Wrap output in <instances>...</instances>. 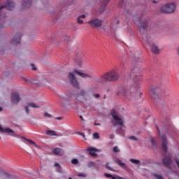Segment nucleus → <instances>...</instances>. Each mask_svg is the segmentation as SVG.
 <instances>
[{
	"label": "nucleus",
	"mask_w": 179,
	"mask_h": 179,
	"mask_svg": "<svg viewBox=\"0 0 179 179\" xmlns=\"http://www.w3.org/2000/svg\"><path fill=\"white\" fill-rule=\"evenodd\" d=\"M119 92L127 99H129V100H136L141 99L142 96V92H139V86L138 85H134L129 90L121 88Z\"/></svg>",
	"instance_id": "obj_1"
},
{
	"label": "nucleus",
	"mask_w": 179,
	"mask_h": 179,
	"mask_svg": "<svg viewBox=\"0 0 179 179\" xmlns=\"http://www.w3.org/2000/svg\"><path fill=\"white\" fill-rule=\"evenodd\" d=\"M101 79L105 82H117V80H120V73L115 70H111L102 75Z\"/></svg>",
	"instance_id": "obj_2"
},
{
	"label": "nucleus",
	"mask_w": 179,
	"mask_h": 179,
	"mask_svg": "<svg viewBox=\"0 0 179 179\" xmlns=\"http://www.w3.org/2000/svg\"><path fill=\"white\" fill-rule=\"evenodd\" d=\"M148 24H149V20L143 19L140 25L138 26L139 31L142 34V38L144 41L149 42L150 40V35L146 34V29H148Z\"/></svg>",
	"instance_id": "obj_3"
},
{
	"label": "nucleus",
	"mask_w": 179,
	"mask_h": 179,
	"mask_svg": "<svg viewBox=\"0 0 179 179\" xmlns=\"http://www.w3.org/2000/svg\"><path fill=\"white\" fill-rule=\"evenodd\" d=\"M111 115L113 117L112 124H114L115 127H122L124 125V120H122L121 115H120V114L117 113L116 110H112Z\"/></svg>",
	"instance_id": "obj_4"
},
{
	"label": "nucleus",
	"mask_w": 179,
	"mask_h": 179,
	"mask_svg": "<svg viewBox=\"0 0 179 179\" xmlns=\"http://www.w3.org/2000/svg\"><path fill=\"white\" fill-rule=\"evenodd\" d=\"M176 3H169L161 7L160 10L162 13L171 14L176 12Z\"/></svg>",
	"instance_id": "obj_5"
},
{
	"label": "nucleus",
	"mask_w": 179,
	"mask_h": 179,
	"mask_svg": "<svg viewBox=\"0 0 179 179\" xmlns=\"http://www.w3.org/2000/svg\"><path fill=\"white\" fill-rule=\"evenodd\" d=\"M150 92L151 97H152V99H155V100H156L157 101H159L161 97H164V91H157L156 87H151Z\"/></svg>",
	"instance_id": "obj_6"
},
{
	"label": "nucleus",
	"mask_w": 179,
	"mask_h": 179,
	"mask_svg": "<svg viewBox=\"0 0 179 179\" xmlns=\"http://www.w3.org/2000/svg\"><path fill=\"white\" fill-rule=\"evenodd\" d=\"M88 24H90V26L94 29L101 27L103 20L99 18H93L88 22Z\"/></svg>",
	"instance_id": "obj_7"
},
{
	"label": "nucleus",
	"mask_w": 179,
	"mask_h": 179,
	"mask_svg": "<svg viewBox=\"0 0 179 179\" xmlns=\"http://www.w3.org/2000/svg\"><path fill=\"white\" fill-rule=\"evenodd\" d=\"M0 132L1 134H8L9 136H15L16 138H19V134H15V131L12 130V129L9 127L3 128L1 124H0Z\"/></svg>",
	"instance_id": "obj_8"
},
{
	"label": "nucleus",
	"mask_w": 179,
	"mask_h": 179,
	"mask_svg": "<svg viewBox=\"0 0 179 179\" xmlns=\"http://www.w3.org/2000/svg\"><path fill=\"white\" fill-rule=\"evenodd\" d=\"M68 79L73 87L79 89V82H78V79L75 77V74H73V73H69Z\"/></svg>",
	"instance_id": "obj_9"
},
{
	"label": "nucleus",
	"mask_w": 179,
	"mask_h": 179,
	"mask_svg": "<svg viewBox=\"0 0 179 179\" xmlns=\"http://www.w3.org/2000/svg\"><path fill=\"white\" fill-rule=\"evenodd\" d=\"M141 66H134L131 69V72L133 73L132 76L133 78H135L138 82L141 80Z\"/></svg>",
	"instance_id": "obj_10"
},
{
	"label": "nucleus",
	"mask_w": 179,
	"mask_h": 179,
	"mask_svg": "<svg viewBox=\"0 0 179 179\" xmlns=\"http://www.w3.org/2000/svg\"><path fill=\"white\" fill-rule=\"evenodd\" d=\"M160 141H161L162 149L163 152L166 153L169 149V142L167 141V137L166 136V135L163 134L160 137Z\"/></svg>",
	"instance_id": "obj_11"
},
{
	"label": "nucleus",
	"mask_w": 179,
	"mask_h": 179,
	"mask_svg": "<svg viewBox=\"0 0 179 179\" xmlns=\"http://www.w3.org/2000/svg\"><path fill=\"white\" fill-rule=\"evenodd\" d=\"M15 6H16V4L13 0H7L4 5L0 7V10H2L4 8H6L8 10H12V9H15Z\"/></svg>",
	"instance_id": "obj_12"
},
{
	"label": "nucleus",
	"mask_w": 179,
	"mask_h": 179,
	"mask_svg": "<svg viewBox=\"0 0 179 179\" xmlns=\"http://www.w3.org/2000/svg\"><path fill=\"white\" fill-rule=\"evenodd\" d=\"M73 73H76V75H78V76H80V78H90L91 79H94V80H96V82H99V78H97V77L84 73L81 71H79L78 69L73 70Z\"/></svg>",
	"instance_id": "obj_13"
},
{
	"label": "nucleus",
	"mask_w": 179,
	"mask_h": 179,
	"mask_svg": "<svg viewBox=\"0 0 179 179\" xmlns=\"http://www.w3.org/2000/svg\"><path fill=\"white\" fill-rule=\"evenodd\" d=\"M162 164L164 167H166V169H170L173 164V159L169 157H165L162 160Z\"/></svg>",
	"instance_id": "obj_14"
},
{
	"label": "nucleus",
	"mask_w": 179,
	"mask_h": 179,
	"mask_svg": "<svg viewBox=\"0 0 179 179\" xmlns=\"http://www.w3.org/2000/svg\"><path fill=\"white\" fill-rule=\"evenodd\" d=\"M29 107H31L32 108H41V106L36 105L34 102H30L28 103V106H24V110L27 113V115H29L30 113Z\"/></svg>",
	"instance_id": "obj_15"
},
{
	"label": "nucleus",
	"mask_w": 179,
	"mask_h": 179,
	"mask_svg": "<svg viewBox=\"0 0 179 179\" xmlns=\"http://www.w3.org/2000/svg\"><path fill=\"white\" fill-rule=\"evenodd\" d=\"M20 96H19V94L14 93L11 95V103H13V104H17V103H20Z\"/></svg>",
	"instance_id": "obj_16"
},
{
	"label": "nucleus",
	"mask_w": 179,
	"mask_h": 179,
	"mask_svg": "<svg viewBox=\"0 0 179 179\" xmlns=\"http://www.w3.org/2000/svg\"><path fill=\"white\" fill-rule=\"evenodd\" d=\"M150 47L151 51L153 52V54H160V49H159V47L155 45V43L151 44Z\"/></svg>",
	"instance_id": "obj_17"
},
{
	"label": "nucleus",
	"mask_w": 179,
	"mask_h": 179,
	"mask_svg": "<svg viewBox=\"0 0 179 179\" xmlns=\"http://www.w3.org/2000/svg\"><path fill=\"white\" fill-rule=\"evenodd\" d=\"M87 150L90 151V155H91V156H93L94 157H96V156H97L96 152H99V150L92 147L88 148Z\"/></svg>",
	"instance_id": "obj_18"
},
{
	"label": "nucleus",
	"mask_w": 179,
	"mask_h": 179,
	"mask_svg": "<svg viewBox=\"0 0 179 179\" xmlns=\"http://www.w3.org/2000/svg\"><path fill=\"white\" fill-rule=\"evenodd\" d=\"M53 153L57 155V156H63L65 152L62 148H55L53 150Z\"/></svg>",
	"instance_id": "obj_19"
},
{
	"label": "nucleus",
	"mask_w": 179,
	"mask_h": 179,
	"mask_svg": "<svg viewBox=\"0 0 179 179\" xmlns=\"http://www.w3.org/2000/svg\"><path fill=\"white\" fill-rule=\"evenodd\" d=\"M85 96H86V91L85 90H80L77 94V99H85Z\"/></svg>",
	"instance_id": "obj_20"
},
{
	"label": "nucleus",
	"mask_w": 179,
	"mask_h": 179,
	"mask_svg": "<svg viewBox=\"0 0 179 179\" xmlns=\"http://www.w3.org/2000/svg\"><path fill=\"white\" fill-rule=\"evenodd\" d=\"M12 44H20V36H15L11 41Z\"/></svg>",
	"instance_id": "obj_21"
},
{
	"label": "nucleus",
	"mask_w": 179,
	"mask_h": 179,
	"mask_svg": "<svg viewBox=\"0 0 179 179\" xmlns=\"http://www.w3.org/2000/svg\"><path fill=\"white\" fill-rule=\"evenodd\" d=\"M24 9H27V8H30V6L31 5V0H24Z\"/></svg>",
	"instance_id": "obj_22"
},
{
	"label": "nucleus",
	"mask_w": 179,
	"mask_h": 179,
	"mask_svg": "<svg viewBox=\"0 0 179 179\" xmlns=\"http://www.w3.org/2000/svg\"><path fill=\"white\" fill-rule=\"evenodd\" d=\"M54 167H57V173H60V174H63L64 171H62V167H61V166H59V164L58 163H55L54 165Z\"/></svg>",
	"instance_id": "obj_23"
},
{
	"label": "nucleus",
	"mask_w": 179,
	"mask_h": 179,
	"mask_svg": "<svg viewBox=\"0 0 179 179\" xmlns=\"http://www.w3.org/2000/svg\"><path fill=\"white\" fill-rule=\"evenodd\" d=\"M46 135H48L49 136H58V135L57 134V132H55V131H52V130L47 131Z\"/></svg>",
	"instance_id": "obj_24"
},
{
	"label": "nucleus",
	"mask_w": 179,
	"mask_h": 179,
	"mask_svg": "<svg viewBox=\"0 0 179 179\" xmlns=\"http://www.w3.org/2000/svg\"><path fill=\"white\" fill-rule=\"evenodd\" d=\"M115 163H116V164H118V166H120V167H123L125 168V164L122 163V162H121V159H115L114 160Z\"/></svg>",
	"instance_id": "obj_25"
},
{
	"label": "nucleus",
	"mask_w": 179,
	"mask_h": 179,
	"mask_svg": "<svg viewBox=\"0 0 179 179\" xmlns=\"http://www.w3.org/2000/svg\"><path fill=\"white\" fill-rule=\"evenodd\" d=\"M75 63L76 64V65H78V66H82L83 65V60H82L81 58H77L75 60Z\"/></svg>",
	"instance_id": "obj_26"
},
{
	"label": "nucleus",
	"mask_w": 179,
	"mask_h": 179,
	"mask_svg": "<svg viewBox=\"0 0 179 179\" xmlns=\"http://www.w3.org/2000/svg\"><path fill=\"white\" fill-rule=\"evenodd\" d=\"M107 6V3H103L101 6V8L99 9L100 13H104V10H106V7Z\"/></svg>",
	"instance_id": "obj_27"
},
{
	"label": "nucleus",
	"mask_w": 179,
	"mask_h": 179,
	"mask_svg": "<svg viewBox=\"0 0 179 179\" xmlns=\"http://www.w3.org/2000/svg\"><path fill=\"white\" fill-rule=\"evenodd\" d=\"M141 20V17H139L138 15H135L134 17V22L136 23V24H139Z\"/></svg>",
	"instance_id": "obj_28"
},
{
	"label": "nucleus",
	"mask_w": 179,
	"mask_h": 179,
	"mask_svg": "<svg viewBox=\"0 0 179 179\" xmlns=\"http://www.w3.org/2000/svg\"><path fill=\"white\" fill-rule=\"evenodd\" d=\"M130 162L133 163V164H141V160L139 159H130Z\"/></svg>",
	"instance_id": "obj_29"
},
{
	"label": "nucleus",
	"mask_w": 179,
	"mask_h": 179,
	"mask_svg": "<svg viewBox=\"0 0 179 179\" xmlns=\"http://www.w3.org/2000/svg\"><path fill=\"white\" fill-rule=\"evenodd\" d=\"M27 142H29V143H30L31 145H33L34 146H35L36 148L38 147L37 144H36V142H34L33 140L31 139H26Z\"/></svg>",
	"instance_id": "obj_30"
},
{
	"label": "nucleus",
	"mask_w": 179,
	"mask_h": 179,
	"mask_svg": "<svg viewBox=\"0 0 179 179\" xmlns=\"http://www.w3.org/2000/svg\"><path fill=\"white\" fill-rule=\"evenodd\" d=\"M153 177H155V178H156V179H165L164 178H163V176H162L157 173H154Z\"/></svg>",
	"instance_id": "obj_31"
},
{
	"label": "nucleus",
	"mask_w": 179,
	"mask_h": 179,
	"mask_svg": "<svg viewBox=\"0 0 179 179\" xmlns=\"http://www.w3.org/2000/svg\"><path fill=\"white\" fill-rule=\"evenodd\" d=\"M47 10L48 13H54V8H52V6H48Z\"/></svg>",
	"instance_id": "obj_32"
},
{
	"label": "nucleus",
	"mask_w": 179,
	"mask_h": 179,
	"mask_svg": "<svg viewBox=\"0 0 179 179\" xmlns=\"http://www.w3.org/2000/svg\"><path fill=\"white\" fill-rule=\"evenodd\" d=\"M113 152H115V153H120V150L118 146H115L113 148Z\"/></svg>",
	"instance_id": "obj_33"
},
{
	"label": "nucleus",
	"mask_w": 179,
	"mask_h": 179,
	"mask_svg": "<svg viewBox=\"0 0 179 179\" xmlns=\"http://www.w3.org/2000/svg\"><path fill=\"white\" fill-rule=\"evenodd\" d=\"M93 138L94 139H99L100 138V136L99 135V133H94L93 134Z\"/></svg>",
	"instance_id": "obj_34"
},
{
	"label": "nucleus",
	"mask_w": 179,
	"mask_h": 179,
	"mask_svg": "<svg viewBox=\"0 0 179 179\" xmlns=\"http://www.w3.org/2000/svg\"><path fill=\"white\" fill-rule=\"evenodd\" d=\"M129 139H130L131 141H134L135 142L138 141V138L135 137V136H131L130 137H129Z\"/></svg>",
	"instance_id": "obj_35"
},
{
	"label": "nucleus",
	"mask_w": 179,
	"mask_h": 179,
	"mask_svg": "<svg viewBox=\"0 0 179 179\" xmlns=\"http://www.w3.org/2000/svg\"><path fill=\"white\" fill-rule=\"evenodd\" d=\"M77 22L79 24H83V20H82V18H80V17H78L77 18Z\"/></svg>",
	"instance_id": "obj_36"
},
{
	"label": "nucleus",
	"mask_w": 179,
	"mask_h": 179,
	"mask_svg": "<svg viewBox=\"0 0 179 179\" xmlns=\"http://www.w3.org/2000/svg\"><path fill=\"white\" fill-rule=\"evenodd\" d=\"M106 169H108L110 171H115V170H114L111 167H110L109 163L106 164Z\"/></svg>",
	"instance_id": "obj_37"
},
{
	"label": "nucleus",
	"mask_w": 179,
	"mask_h": 179,
	"mask_svg": "<svg viewBox=\"0 0 179 179\" xmlns=\"http://www.w3.org/2000/svg\"><path fill=\"white\" fill-rule=\"evenodd\" d=\"M43 115H44V117H47L48 118H51L52 117V115H51L48 113H45Z\"/></svg>",
	"instance_id": "obj_38"
},
{
	"label": "nucleus",
	"mask_w": 179,
	"mask_h": 179,
	"mask_svg": "<svg viewBox=\"0 0 179 179\" xmlns=\"http://www.w3.org/2000/svg\"><path fill=\"white\" fill-rule=\"evenodd\" d=\"M72 164H78L79 163V161L76 159H72L71 161Z\"/></svg>",
	"instance_id": "obj_39"
},
{
	"label": "nucleus",
	"mask_w": 179,
	"mask_h": 179,
	"mask_svg": "<svg viewBox=\"0 0 179 179\" xmlns=\"http://www.w3.org/2000/svg\"><path fill=\"white\" fill-rule=\"evenodd\" d=\"M59 97L62 100H65V101L68 100V97H66L64 95H61Z\"/></svg>",
	"instance_id": "obj_40"
},
{
	"label": "nucleus",
	"mask_w": 179,
	"mask_h": 179,
	"mask_svg": "<svg viewBox=\"0 0 179 179\" xmlns=\"http://www.w3.org/2000/svg\"><path fill=\"white\" fill-rule=\"evenodd\" d=\"M87 176L85 173H79L78 177H83V178H86Z\"/></svg>",
	"instance_id": "obj_41"
},
{
	"label": "nucleus",
	"mask_w": 179,
	"mask_h": 179,
	"mask_svg": "<svg viewBox=\"0 0 179 179\" xmlns=\"http://www.w3.org/2000/svg\"><path fill=\"white\" fill-rule=\"evenodd\" d=\"M104 176H105V177H106L107 178H111V177H113V175L108 174V173H105Z\"/></svg>",
	"instance_id": "obj_42"
},
{
	"label": "nucleus",
	"mask_w": 179,
	"mask_h": 179,
	"mask_svg": "<svg viewBox=\"0 0 179 179\" xmlns=\"http://www.w3.org/2000/svg\"><path fill=\"white\" fill-rule=\"evenodd\" d=\"M78 135H80L81 136H83V138H86V136H85V134H83V133L79 132V133H78Z\"/></svg>",
	"instance_id": "obj_43"
},
{
	"label": "nucleus",
	"mask_w": 179,
	"mask_h": 179,
	"mask_svg": "<svg viewBox=\"0 0 179 179\" xmlns=\"http://www.w3.org/2000/svg\"><path fill=\"white\" fill-rule=\"evenodd\" d=\"M89 167H93V166H94V163L93 162H90L89 164H88Z\"/></svg>",
	"instance_id": "obj_44"
},
{
	"label": "nucleus",
	"mask_w": 179,
	"mask_h": 179,
	"mask_svg": "<svg viewBox=\"0 0 179 179\" xmlns=\"http://www.w3.org/2000/svg\"><path fill=\"white\" fill-rule=\"evenodd\" d=\"M151 143L152 145H156V143H155V139L153 138L151 139Z\"/></svg>",
	"instance_id": "obj_45"
},
{
	"label": "nucleus",
	"mask_w": 179,
	"mask_h": 179,
	"mask_svg": "<svg viewBox=\"0 0 179 179\" xmlns=\"http://www.w3.org/2000/svg\"><path fill=\"white\" fill-rule=\"evenodd\" d=\"M79 17H80V19H85V17H86V15H82L79 16Z\"/></svg>",
	"instance_id": "obj_46"
},
{
	"label": "nucleus",
	"mask_w": 179,
	"mask_h": 179,
	"mask_svg": "<svg viewBox=\"0 0 179 179\" xmlns=\"http://www.w3.org/2000/svg\"><path fill=\"white\" fill-rule=\"evenodd\" d=\"M122 3H124V1H123V0H122V1L120 2L119 6H122Z\"/></svg>",
	"instance_id": "obj_47"
},
{
	"label": "nucleus",
	"mask_w": 179,
	"mask_h": 179,
	"mask_svg": "<svg viewBox=\"0 0 179 179\" xmlns=\"http://www.w3.org/2000/svg\"><path fill=\"white\" fill-rule=\"evenodd\" d=\"M109 1L110 0H104L103 3H106V6H107V4L108 3Z\"/></svg>",
	"instance_id": "obj_48"
},
{
	"label": "nucleus",
	"mask_w": 179,
	"mask_h": 179,
	"mask_svg": "<svg viewBox=\"0 0 179 179\" xmlns=\"http://www.w3.org/2000/svg\"><path fill=\"white\" fill-rule=\"evenodd\" d=\"M94 96H95L96 99H99V97H100V94H96Z\"/></svg>",
	"instance_id": "obj_49"
},
{
	"label": "nucleus",
	"mask_w": 179,
	"mask_h": 179,
	"mask_svg": "<svg viewBox=\"0 0 179 179\" xmlns=\"http://www.w3.org/2000/svg\"><path fill=\"white\" fill-rule=\"evenodd\" d=\"M116 29H117V28H114V25H113V26L111 27V30H113V31H114V30H116Z\"/></svg>",
	"instance_id": "obj_50"
},
{
	"label": "nucleus",
	"mask_w": 179,
	"mask_h": 179,
	"mask_svg": "<svg viewBox=\"0 0 179 179\" xmlns=\"http://www.w3.org/2000/svg\"><path fill=\"white\" fill-rule=\"evenodd\" d=\"M80 118L81 120L85 121V119H83V117L82 115H80Z\"/></svg>",
	"instance_id": "obj_51"
},
{
	"label": "nucleus",
	"mask_w": 179,
	"mask_h": 179,
	"mask_svg": "<svg viewBox=\"0 0 179 179\" xmlns=\"http://www.w3.org/2000/svg\"><path fill=\"white\" fill-rule=\"evenodd\" d=\"M116 178H117V179H123L122 177H120V176H116Z\"/></svg>",
	"instance_id": "obj_52"
},
{
	"label": "nucleus",
	"mask_w": 179,
	"mask_h": 179,
	"mask_svg": "<svg viewBox=\"0 0 179 179\" xmlns=\"http://www.w3.org/2000/svg\"><path fill=\"white\" fill-rule=\"evenodd\" d=\"M111 178H112V179H117V176L115 177V176H112Z\"/></svg>",
	"instance_id": "obj_53"
},
{
	"label": "nucleus",
	"mask_w": 179,
	"mask_h": 179,
	"mask_svg": "<svg viewBox=\"0 0 179 179\" xmlns=\"http://www.w3.org/2000/svg\"><path fill=\"white\" fill-rule=\"evenodd\" d=\"M152 3H155V4H156V3H157V1H152Z\"/></svg>",
	"instance_id": "obj_54"
},
{
	"label": "nucleus",
	"mask_w": 179,
	"mask_h": 179,
	"mask_svg": "<svg viewBox=\"0 0 179 179\" xmlns=\"http://www.w3.org/2000/svg\"><path fill=\"white\" fill-rule=\"evenodd\" d=\"M56 120H62V117H56Z\"/></svg>",
	"instance_id": "obj_55"
},
{
	"label": "nucleus",
	"mask_w": 179,
	"mask_h": 179,
	"mask_svg": "<svg viewBox=\"0 0 179 179\" xmlns=\"http://www.w3.org/2000/svg\"><path fill=\"white\" fill-rule=\"evenodd\" d=\"M94 125H96V126H100V124L99 123H94Z\"/></svg>",
	"instance_id": "obj_56"
},
{
	"label": "nucleus",
	"mask_w": 179,
	"mask_h": 179,
	"mask_svg": "<svg viewBox=\"0 0 179 179\" xmlns=\"http://www.w3.org/2000/svg\"><path fill=\"white\" fill-rule=\"evenodd\" d=\"M22 139H24V141H26V139L27 138H26V137H22Z\"/></svg>",
	"instance_id": "obj_57"
},
{
	"label": "nucleus",
	"mask_w": 179,
	"mask_h": 179,
	"mask_svg": "<svg viewBox=\"0 0 179 179\" xmlns=\"http://www.w3.org/2000/svg\"><path fill=\"white\" fill-rule=\"evenodd\" d=\"M37 69L35 67L33 69V71H36Z\"/></svg>",
	"instance_id": "obj_58"
},
{
	"label": "nucleus",
	"mask_w": 179,
	"mask_h": 179,
	"mask_svg": "<svg viewBox=\"0 0 179 179\" xmlns=\"http://www.w3.org/2000/svg\"><path fill=\"white\" fill-rule=\"evenodd\" d=\"M157 129L158 132H160V130L159 129V128L157 127Z\"/></svg>",
	"instance_id": "obj_59"
},
{
	"label": "nucleus",
	"mask_w": 179,
	"mask_h": 179,
	"mask_svg": "<svg viewBox=\"0 0 179 179\" xmlns=\"http://www.w3.org/2000/svg\"><path fill=\"white\" fill-rule=\"evenodd\" d=\"M0 111H2V108L0 107Z\"/></svg>",
	"instance_id": "obj_60"
},
{
	"label": "nucleus",
	"mask_w": 179,
	"mask_h": 179,
	"mask_svg": "<svg viewBox=\"0 0 179 179\" xmlns=\"http://www.w3.org/2000/svg\"><path fill=\"white\" fill-rule=\"evenodd\" d=\"M29 150H31V148H29Z\"/></svg>",
	"instance_id": "obj_61"
},
{
	"label": "nucleus",
	"mask_w": 179,
	"mask_h": 179,
	"mask_svg": "<svg viewBox=\"0 0 179 179\" xmlns=\"http://www.w3.org/2000/svg\"><path fill=\"white\" fill-rule=\"evenodd\" d=\"M0 177H1V171H0Z\"/></svg>",
	"instance_id": "obj_62"
},
{
	"label": "nucleus",
	"mask_w": 179,
	"mask_h": 179,
	"mask_svg": "<svg viewBox=\"0 0 179 179\" xmlns=\"http://www.w3.org/2000/svg\"><path fill=\"white\" fill-rule=\"evenodd\" d=\"M104 99H106V96H104Z\"/></svg>",
	"instance_id": "obj_63"
},
{
	"label": "nucleus",
	"mask_w": 179,
	"mask_h": 179,
	"mask_svg": "<svg viewBox=\"0 0 179 179\" xmlns=\"http://www.w3.org/2000/svg\"><path fill=\"white\" fill-rule=\"evenodd\" d=\"M0 139H1V136H0Z\"/></svg>",
	"instance_id": "obj_64"
}]
</instances>
